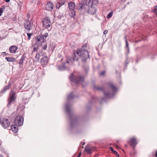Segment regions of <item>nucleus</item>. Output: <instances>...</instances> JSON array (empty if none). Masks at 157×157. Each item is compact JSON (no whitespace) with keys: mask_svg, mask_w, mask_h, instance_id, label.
<instances>
[{"mask_svg":"<svg viewBox=\"0 0 157 157\" xmlns=\"http://www.w3.org/2000/svg\"><path fill=\"white\" fill-rule=\"evenodd\" d=\"M23 101L25 103H27L29 101V99L27 97H24L23 98Z\"/></svg>","mask_w":157,"mask_h":157,"instance_id":"32","label":"nucleus"},{"mask_svg":"<svg viewBox=\"0 0 157 157\" xmlns=\"http://www.w3.org/2000/svg\"><path fill=\"white\" fill-rule=\"evenodd\" d=\"M2 53H5V54H6V52H3Z\"/></svg>","mask_w":157,"mask_h":157,"instance_id":"50","label":"nucleus"},{"mask_svg":"<svg viewBox=\"0 0 157 157\" xmlns=\"http://www.w3.org/2000/svg\"><path fill=\"white\" fill-rule=\"evenodd\" d=\"M11 87V83H10L8 84V86H5L3 89L1 91V92L3 93L5 92L6 90L9 89Z\"/></svg>","mask_w":157,"mask_h":157,"instance_id":"19","label":"nucleus"},{"mask_svg":"<svg viewBox=\"0 0 157 157\" xmlns=\"http://www.w3.org/2000/svg\"><path fill=\"white\" fill-rule=\"evenodd\" d=\"M0 157H2V156H0Z\"/></svg>","mask_w":157,"mask_h":157,"instance_id":"53","label":"nucleus"},{"mask_svg":"<svg viewBox=\"0 0 157 157\" xmlns=\"http://www.w3.org/2000/svg\"><path fill=\"white\" fill-rule=\"evenodd\" d=\"M81 155V153H80V154H79L78 155L77 157H80V156Z\"/></svg>","mask_w":157,"mask_h":157,"instance_id":"48","label":"nucleus"},{"mask_svg":"<svg viewBox=\"0 0 157 157\" xmlns=\"http://www.w3.org/2000/svg\"><path fill=\"white\" fill-rule=\"evenodd\" d=\"M61 6V5L60 4V3H58L56 5V7L57 9H59Z\"/></svg>","mask_w":157,"mask_h":157,"instance_id":"35","label":"nucleus"},{"mask_svg":"<svg viewBox=\"0 0 157 157\" xmlns=\"http://www.w3.org/2000/svg\"><path fill=\"white\" fill-rule=\"evenodd\" d=\"M61 5H63L65 3V1L64 0H61L59 1L58 2Z\"/></svg>","mask_w":157,"mask_h":157,"instance_id":"34","label":"nucleus"},{"mask_svg":"<svg viewBox=\"0 0 157 157\" xmlns=\"http://www.w3.org/2000/svg\"><path fill=\"white\" fill-rule=\"evenodd\" d=\"M96 148L94 147H86L85 151L88 154H90L92 153L93 151L95 150Z\"/></svg>","mask_w":157,"mask_h":157,"instance_id":"15","label":"nucleus"},{"mask_svg":"<svg viewBox=\"0 0 157 157\" xmlns=\"http://www.w3.org/2000/svg\"><path fill=\"white\" fill-rule=\"evenodd\" d=\"M65 111L68 114L70 113V109L69 105H66L65 108Z\"/></svg>","mask_w":157,"mask_h":157,"instance_id":"24","label":"nucleus"},{"mask_svg":"<svg viewBox=\"0 0 157 157\" xmlns=\"http://www.w3.org/2000/svg\"><path fill=\"white\" fill-rule=\"evenodd\" d=\"M80 58L79 55L77 56L76 54H74L73 57L68 58H62L60 59V61H63L61 65H59L58 66V69L60 70H63L66 69L70 65H72L75 61H77Z\"/></svg>","mask_w":157,"mask_h":157,"instance_id":"1","label":"nucleus"},{"mask_svg":"<svg viewBox=\"0 0 157 157\" xmlns=\"http://www.w3.org/2000/svg\"><path fill=\"white\" fill-rule=\"evenodd\" d=\"M5 59L8 62H14L16 61V59L14 58H10L6 57Z\"/></svg>","mask_w":157,"mask_h":157,"instance_id":"26","label":"nucleus"},{"mask_svg":"<svg viewBox=\"0 0 157 157\" xmlns=\"http://www.w3.org/2000/svg\"><path fill=\"white\" fill-rule=\"evenodd\" d=\"M74 54H76L77 55V56L79 55V56H80V57H82V53L81 51L79 50H78L75 51L74 52Z\"/></svg>","mask_w":157,"mask_h":157,"instance_id":"23","label":"nucleus"},{"mask_svg":"<svg viewBox=\"0 0 157 157\" xmlns=\"http://www.w3.org/2000/svg\"><path fill=\"white\" fill-rule=\"evenodd\" d=\"M17 126L15 124H14V125L11 126V129L12 130V131L13 132L15 133H16L17 132L18 129L17 128L16 126Z\"/></svg>","mask_w":157,"mask_h":157,"instance_id":"21","label":"nucleus"},{"mask_svg":"<svg viewBox=\"0 0 157 157\" xmlns=\"http://www.w3.org/2000/svg\"><path fill=\"white\" fill-rule=\"evenodd\" d=\"M113 12L112 11L110 12L109 14L107 15L106 17L108 19L110 18L113 15Z\"/></svg>","mask_w":157,"mask_h":157,"instance_id":"30","label":"nucleus"},{"mask_svg":"<svg viewBox=\"0 0 157 157\" xmlns=\"http://www.w3.org/2000/svg\"><path fill=\"white\" fill-rule=\"evenodd\" d=\"M69 78L70 81L75 82L76 84L83 82L84 79V77L83 76L81 75L74 76L73 74H71V75L69 77Z\"/></svg>","mask_w":157,"mask_h":157,"instance_id":"3","label":"nucleus"},{"mask_svg":"<svg viewBox=\"0 0 157 157\" xmlns=\"http://www.w3.org/2000/svg\"><path fill=\"white\" fill-rule=\"evenodd\" d=\"M156 15L157 16V6H155L154 7V9L152 10Z\"/></svg>","mask_w":157,"mask_h":157,"instance_id":"29","label":"nucleus"},{"mask_svg":"<svg viewBox=\"0 0 157 157\" xmlns=\"http://www.w3.org/2000/svg\"><path fill=\"white\" fill-rule=\"evenodd\" d=\"M54 7L53 3L52 2H48L46 5V8L48 10L51 11Z\"/></svg>","mask_w":157,"mask_h":157,"instance_id":"16","label":"nucleus"},{"mask_svg":"<svg viewBox=\"0 0 157 157\" xmlns=\"http://www.w3.org/2000/svg\"><path fill=\"white\" fill-rule=\"evenodd\" d=\"M84 144H85L84 143H83V144H82V145H84Z\"/></svg>","mask_w":157,"mask_h":157,"instance_id":"51","label":"nucleus"},{"mask_svg":"<svg viewBox=\"0 0 157 157\" xmlns=\"http://www.w3.org/2000/svg\"><path fill=\"white\" fill-rule=\"evenodd\" d=\"M107 85L112 89V91L109 92L107 89L103 87H97L96 88L98 90L103 92L104 95L106 98H110L113 96L117 89L115 86L112 83L109 82L107 84Z\"/></svg>","mask_w":157,"mask_h":157,"instance_id":"2","label":"nucleus"},{"mask_svg":"<svg viewBox=\"0 0 157 157\" xmlns=\"http://www.w3.org/2000/svg\"><path fill=\"white\" fill-rule=\"evenodd\" d=\"M17 49V47L15 45H13L9 48V50L11 53H14L16 52Z\"/></svg>","mask_w":157,"mask_h":157,"instance_id":"18","label":"nucleus"},{"mask_svg":"<svg viewBox=\"0 0 157 157\" xmlns=\"http://www.w3.org/2000/svg\"><path fill=\"white\" fill-rule=\"evenodd\" d=\"M47 47V45L45 44V45H44L43 47L42 48L44 49V50H46V49Z\"/></svg>","mask_w":157,"mask_h":157,"instance_id":"40","label":"nucleus"},{"mask_svg":"<svg viewBox=\"0 0 157 157\" xmlns=\"http://www.w3.org/2000/svg\"><path fill=\"white\" fill-rule=\"evenodd\" d=\"M24 119L22 116H17L14 121V123L16 126H21L23 123Z\"/></svg>","mask_w":157,"mask_h":157,"instance_id":"6","label":"nucleus"},{"mask_svg":"<svg viewBox=\"0 0 157 157\" xmlns=\"http://www.w3.org/2000/svg\"><path fill=\"white\" fill-rule=\"evenodd\" d=\"M49 58L47 56H44L41 59L40 63L42 65L44 66L48 64Z\"/></svg>","mask_w":157,"mask_h":157,"instance_id":"14","label":"nucleus"},{"mask_svg":"<svg viewBox=\"0 0 157 157\" xmlns=\"http://www.w3.org/2000/svg\"><path fill=\"white\" fill-rule=\"evenodd\" d=\"M3 12V9L2 8H0V16H1L2 15Z\"/></svg>","mask_w":157,"mask_h":157,"instance_id":"36","label":"nucleus"},{"mask_svg":"<svg viewBox=\"0 0 157 157\" xmlns=\"http://www.w3.org/2000/svg\"><path fill=\"white\" fill-rule=\"evenodd\" d=\"M37 50V48H35V47H34L33 49V51H36Z\"/></svg>","mask_w":157,"mask_h":157,"instance_id":"45","label":"nucleus"},{"mask_svg":"<svg viewBox=\"0 0 157 157\" xmlns=\"http://www.w3.org/2000/svg\"><path fill=\"white\" fill-rule=\"evenodd\" d=\"M24 26L25 29L28 32H29L30 30L32 29V26L31 22L29 20L25 21L24 23Z\"/></svg>","mask_w":157,"mask_h":157,"instance_id":"13","label":"nucleus"},{"mask_svg":"<svg viewBox=\"0 0 157 157\" xmlns=\"http://www.w3.org/2000/svg\"><path fill=\"white\" fill-rule=\"evenodd\" d=\"M77 8L78 10H84V11H85L86 10V9L89 8V5H87V4L80 3L77 6Z\"/></svg>","mask_w":157,"mask_h":157,"instance_id":"12","label":"nucleus"},{"mask_svg":"<svg viewBox=\"0 0 157 157\" xmlns=\"http://www.w3.org/2000/svg\"><path fill=\"white\" fill-rule=\"evenodd\" d=\"M1 124L4 128H7L9 127L10 125V122L9 120L7 118H4L2 120H0Z\"/></svg>","mask_w":157,"mask_h":157,"instance_id":"9","label":"nucleus"},{"mask_svg":"<svg viewBox=\"0 0 157 157\" xmlns=\"http://www.w3.org/2000/svg\"><path fill=\"white\" fill-rule=\"evenodd\" d=\"M152 155H154V154L153 153V154H152Z\"/></svg>","mask_w":157,"mask_h":157,"instance_id":"52","label":"nucleus"},{"mask_svg":"<svg viewBox=\"0 0 157 157\" xmlns=\"http://www.w3.org/2000/svg\"><path fill=\"white\" fill-rule=\"evenodd\" d=\"M107 33H108V31L107 30H105L103 32V34H107Z\"/></svg>","mask_w":157,"mask_h":157,"instance_id":"43","label":"nucleus"},{"mask_svg":"<svg viewBox=\"0 0 157 157\" xmlns=\"http://www.w3.org/2000/svg\"><path fill=\"white\" fill-rule=\"evenodd\" d=\"M113 152L115 154L116 156L119 157V154L117 153V152L116 151H113Z\"/></svg>","mask_w":157,"mask_h":157,"instance_id":"38","label":"nucleus"},{"mask_svg":"<svg viewBox=\"0 0 157 157\" xmlns=\"http://www.w3.org/2000/svg\"><path fill=\"white\" fill-rule=\"evenodd\" d=\"M128 144L134 149L137 144V141L135 137H132L128 141Z\"/></svg>","mask_w":157,"mask_h":157,"instance_id":"11","label":"nucleus"},{"mask_svg":"<svg viewBox=\"0 0 157 157\" xmlns=\"http://www.w3.org/2000/svg\"><path fill=\"white\" fill-rule=\"evenodd\" d=\"M43 26L46 29H48L51 26V22L50 18L45 17L42 21Z\"/></svg>","mask_w":157,"mask_h":157,"instance_id":"7","label":"nucleus"},{"mask_svg":"<svg viewBox=\"0 0 157 157\" xmlns=\"http://www.w3.org/2000/svg\"><path fill=\"white\" fill-rule=\"evenodd\" d=\"M3 33L5 34V35L4 36L3 35L2 36H0V40H2L6 38L7 37V35L8 34V32L7 31H3Z\"/></svg>","mask_w":157,"mask_h":157,"instance_id":"25","label":"nucleus"},{"mask_svg":"<svg viewBox=\"0 0 157 157\" xmlns=\"http://www.w3.org/2000/svg\"><path fill=\"white\" fill-rule=\"evenodd\" d=\"M98 3L97 0H94V1H92L91 2V0H90V2H89L88 4L89 5V8L86 9V11L88 13L90 14H95L96 12V10L94 8H93L92 6H89L90 5L92 6L91 4L92 5H96Z\"/></svg>","mask_w":157,"mask_h":157,"instance_id":"4","label":"nucleus"},{"mask_svg":"<svg viewBox=\"0 0 157 157\" xmlns=\"http://www.w3.org/2000/svg\"><path fill=\"white\" fill-rule=\"evenodd\" d=\"M27 34L28 36V39L30 40L31 39V36L33 35V33H27Z\"/></svg>","mask_w":157,"mask_h":157,"instance_id":"33","label":"nucleus"},{"mask_svg":"<svg viewBox=\"0 0 157 157\" xmlns=\"http://www.w3.org/2000/svg\"><path fill=\"white\" fill-rule=\"evenodd\" d=\"M26 58V56L24 55L21 57L19 62V64L20 67L22 66L23 65V63L24 62V61L25 60V58Z\"/></svg>","mask_w":157,"mask_h":157,"instance_id":"22","label":"nucleus"},{"mask_svg":"<svg viewBox=\"0 0 157 157\" xmlns=\"http://www.w3.org/2000/svg\"><path fill=\"white\" fill-rule=\"evenodd\" d=\"M15 95V93L13 91L11 90L10 94L8 99V106H10L12 102L14 101L16 99Z\"/></svg>","mask_w":157,"mask_h":157,"instance_id":"8","label":"nucleus"},{"mask_svg":"<svg viewBox=\"0 0 157 157\" xmlns=\"http://www.w3.org/2000/svg\"><path fill=\"white\" fill-rule=\"evenodd\" d=\"M125 146L126 147V146H127V145H125Z\"/></svg>","mask_w":157,"mask_h":157,"instance_id":"54","label":"nucleus"},{"mask_svg":"<svg viewBox=\"0 0 157 157\" xmlns=\"http://www.w3.org/2000/svg\"><path fill=\"white\" fill-rule=\"evenodd\" d=\"M48 36V33H45L44 36H44L46 38Z\"/></svg>","mask_w":157,"mask_h":157,"instance_id":"41","label":"nucleus"},{"mask_svg":"<svg viewBox=\"0 0 157 157\" xmlns=\"http://www.w3.org/2000/svg\"><path fill=\"white\" fill-rule=\"evenodd\" d=\"M114 147H116V148H117V149H119L120 148L119 147L118 145H117L116 144H114Z\"/></svg>","mask_w":157,"mask_h":157,"instance_id":"42","label":"nucleus"},{"mask_svg":"<svg viewBox=\"0 0 157 157\" xmlns=\"http://www.w3.org/2000/svg\"><path fill=\"white\" fill-rule=\"evenodd\" d=\"M10 0H6V2H10Z\"/></svg>","mask_w":157,"mask_h":157,"instance_id":"49","label":"nucleus"},{"mask_svg":"<svg viewBox=\"0 0 157 157\" xmlns=\"http://www.w3.org/2000/svg\"><path fill=\"white\" fill-rule=\"evenodd\" d=\"M45 41V39L44 36L42 35H40L36 38V42L37 45L42 44V43Z\"/></svg>","mask_w":157,"mask_h":157,"instance_id":"10","label":"nucleus"},{"mask_svg":"<svg viewBox=\"0 0 157 157\" xmlns=\"http://www.w3.org/2000/svg\"><path fill=\"white\" fill-rule=\"evenodd\" d=\"M38 56L37 54H36V56L35 57L36 58H37L38 59H40V54H39L38 55V56Z\"/></svg>","mask_w":157,"mask_h":157,"instance_id":"39","label":"nucleus"},{"mask_svg":"<svg viewBox=\"0 0 157 157\" xmlns=\"http://www.w3.org/2000/svg\"><path fill=\"white\" fill-rule=\"evenodd\" d=\"M87 45L85 44L82 47L81 52L82 53V60L85 62L87 58H89V55L87 50H86Z\"/></svg>","mask_w":157,"mask_h":157,"instance_id":"5","label":"nucleus"},{"mask_svg":"<svg viewBox=\"0 0 157 157\" xmlns=\"http://www.w3.org/2000/svg\"><path fill=\"white\" fill-rule=\"evenodd\" d=\"M69 15L71 17H74L76 15L75 12L74 10L71 11V12L69 13Z\"/></svg>","mask_w":157,"mask_h":157,"instance_id":"27","label":"nucleus"},{"mask_svg":"<svg viewBox=\"0 0 157 157\" xmlns=\"http://www.w3.org/2000/svg\"><path fill=\"white\" fill-rule=\"evenodd\" d=\"M105 71H102L100 73V75H101V76H104L105 74Z\"/></svg>","mask_w":157,"mask_h":157,"instance_id":"37","label":"nucleus"},{"mask_svg":"<svg viewBox=\"0 0 157 157\" xmlns=\"http://www.w3.org/2000/svg\"><path fill=\"white\" fill-rule=\"evenodd\" d=\"M126 1V0H121V2H124Z\"/></svg>","mask_w":157,"mask_h":157,"instance_id":"47","label":"nucleus"},{"mask_svg":"<svg viewBox=\"0 0 157 157\" xmlns=\"http://www.w3.org/2000/svg\"><path fill=\"white\" fill-rule=\"evenodd\" d=\"M124 38L125 39V43H126V46L125 47H127L128 48V51L129 50V47L128 44V41L126 38V36H125L124 37Z\"/></svg>","mask_w":157,"mask_h":157,"instance_id":"31","label":"nucleus"},{"mask_svg":"<svg viewBox=\"0 0 157 157\" xmlns=\"http://www.w3.org/2000/svg\"><path fill=\"white\" fill-rule=\"evenodd\" d=\"M75 97L73 95V92H71L69 95H68L67 97V100L69 101L70 99H73Z\"/></svg>","mask_w":157,"mask_h":157,"instance_id":"28","label":"nucleus"},{"mask_svg":"<svg viewBox=\"0 0 157 157\" xmlns=\"http://www.w3.org/2000/svg\"><path fill=\"white\" fill-rule=\"evenodd\" d=\"M68 7L70 11L74 10L75 6V3L72 2H70L68 4Z\"/></svg>","mask_w":157,"mask_h":157,"instance_id":"17","label":"nucleus"},{"mask_svg":"<svg viewBox=\"0 0 157 157\" xmlns=\"http://www.w3.org/2000/svg\"><path fill=\"white\" fill-rule=\"evenodd\" d=\"M110 149L113 152V151H113V150H114V149H113V147H110Z\"/></svg>","mask_w":157,"mask_h":157,"instance_id":"44","label":"nucleus"},{"mask_svg":"<svg viewBox=\"0 0 157 157\" xmlns=\"http://www.w3.org/2000/svg\"><path fill=\"white\" fill-rule=\"evenodd\" d=\"M11 87V83H10L8 84V86H5L3 89L1 91V92L3 93L5 92L6 90L9 89Z\"/></svg>","mask_w":157,"mask_h":157,"instance_id":"20","label":"nucleus"},{"mask_svg":"<svg viewBox=\"0 0 157 157\" xmlns=\"http://www.w3.org/2000/svg\"><path fill=\"white\" fill-rule=\"evenodd\" d=\"M155 157H157V150L156 151V152L155 154Z\"/></svg>","mask_w":157,"mask_h":157,"instance_id":"46","label":"nucleus"}]
</instances>
